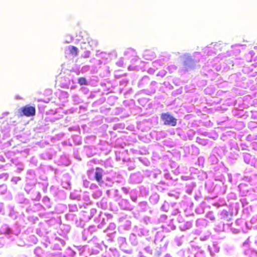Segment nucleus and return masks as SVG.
I'll return each instance as SVG.
<instances>
[{
    "mask_svg": "<svg viewBox=\"0 0 257 257\" xmlns=\"http://www.w3.org/2000/svg\"><path fill=\"white\" fill-rule=\"evenodd\" d=\"M95 178L96 180L98 182L100 183L101 182L102 178V172L101 170L99 168H97L94 173Z\"/></svg>",
    "mask_w": 257,
    "mask_h": 257,
    "instance_id": "nucleus-8",
    "label": "nucleus"
},
{
    "mask_svg": "<svg viewBox=\"0 0 257 257\" xmlns=\"http://www.w3.org/2000/svg\"><path fill=\"white\" fill-rule=\"evenodd\" d=\"M167 218V216L166 215H162L159 218V220L160 221L163 222L166 220Z\"/></svg>",
    "mask_w": 257,
    "mask_h": 257,
    "instance_id": "nucleus-24",
    "label": "nucleus"
},
{
    "mask_svg": "<svg viewBox=\"0 0 257 257\" xmlns=\"http://www.w3.org/2000/svg\"><path fill=\"white\" fill-rule=\"evenodd\" d=\"M250 223L252 226L251 227L253 229H257V216H253L250 220Z\"/></svg>",
    "mask_w": 257,
    "mask_h": 257,
    "instance_id": "nucleus-12",
    "label": "nucleus"
},
{
    "mask_svg": "<svg viewBox=\"0 0 257 257\" xmlns=\"http://www.w3.org/2000/svg\"><path fill=\"white\" fill-rule=\"evenodd\" d=\"M168 195L170 196H174V194L173 193H168Z\"/></svg>",
    "mask_w": 257,
    "mask_h": 257,
    "instance_id": "nucleus-36",
    "label": "nucleus"
},
{
    "mask_svg": "<svg viewBox=\"0 0 257 257\" xmlns=\"http://www.w3.org/2000/svg\"><path fill=\"white\" fill-rule=\"evenodd\" d=\"M122 203H123V202L126 203V201H122Z\"/></svg>",
    "mask_w": 257,
    "mask_h": 257,
    "instance_id": "nucleus-43",
    "label": "nucleus"
},
{
    "mask_svg": "<svg viewBox=\"0 0 257 257\" xmlns=\"http://www.w3.org/2000/svg\"><path fill=\"white\" fill-rule=\"evenodd\" d=\"M245 155L244 156V161L246 163H249V155L248 154H245Z\"/></svg>",
    "mask_w": 257,
    "mask_h": 257,
    "instance_id": "nucleus-23",
    "label": "nucleus"
},
{
    "mask_svg": "<svg viewBox=\"0 0 257 257\" xmlns=\"http://www.w3.org/2000/svg\"><path fill=\"white\" fill-rule=\"evenodd\" d=\"M163 64L162 62L160 60H156L153 62V66L156 67L157 69L158 66H161Z\"/></svg>",
    "mask_w": 257,
    "mask_h": 257,
    "instance_id": "nucleus-15",
    "label": "nucleus"
},
{
    "mask_svg": "<svg viewBox=\"0 0 257 257\" xmlns=\"http://www.w3.org/2000/svg\"><path fill=\"white\" fill-rule=\"evenodd\" d=\"M166 71H160L158 74L157 75L159 76H161L162 77H164L165 75H166Z\"/></svg>",
    "mask_w": 257,
    "mask_h": 257,
    "instance_id": "nucleus-26",
    "label": "nucleus"
},
{
    "mask_svg": "<svg viewBox=\"0 0 257 257\" xmlns=\"http://www.w3.org/2000/svg\"><path fill=\"white\" fill-rule=\"evenodd\" d=\"M194 149H195V150H196V153H198V149H197V148H195Z\"/></svg>",
    "mask_w": 257,
    "mask_h": 257,
    "instance_id": "nucleus-38",
    "label": "nucleus"
},
{
    "mask_svg": "<svg viewBox=\"0 0 257 257\" xmlns=\"http://www.w3.org/2000/svg\"><path fill=\"white\" fill-rule=\"evenodd\" d=\"M161 119L165 125L175 126L177 124V119L169 113H163Z\"/></svg>",
    "mask_w": 257,
    "mask_h": 257,
    "instance_id": "nucleus-1",
    "label": "nucleus"
},
{
    "mask_svg": "<svg viewBox=\"0 0 257 257\" xmlns=\"http://www.w3.org/2000/svg\"><path fill=\"white\" fill-rule=\"evenodd\" d=\"M192 226V223L191 221H187L184 222L183 224H181L180 228L181 230H185L186 229H190Z\"/></svg>",
    "mask_w": 257,
    "mask_h": 257,
    "instance_id": "nucleus-10",
    "label": "nucleus"
},
{
    "mask_svg": "<svg viewBox=\"0 0 257 257\" xmlns=\"http://www.w3.org/2000/svg\"><path fill=\"white\" fill-rule=\"evenodd\" d=\"M79 83L80 85H84L86 84V80L84 78H80L78 80Z\"/></svg>",
    "mask_w": 257,
    "mask_h": 257,
    "instance_id": "nucleus-22",
    "label": "nucleus"
},
{
    "mask_svg": "<svg viewBox=\"0 0 257 257\" xmlns=\"http://www.w3.org/2000/svg\"><path fill=\"white\" fill-rule=\"evenodd\" d=\"M3 189L4 190H6V187L5 186H2L0 187V189Z\"/></svg>",
    "mask_w": 257,
    "mask_h": 257,
    "instance_id": "nucleus-35",
    "label": "nucleus"
},
{
    "mask_svg": "<svg viewBox=\"0 0 257 257\" xmlns=\"http://www.w3.org/2000/svg\"><path fill=\"white\" fill-rule=\"evenodd\" d=\"M143 56L146 60H152L155 57V54L151 50H146L144 52Z\"/></svg>",
    "mask_w": 257,
    "mask_h": 257,
    "instance_id": "nucleus-6",
    "label": "nucleus"
},
{
    "mask_svg": "<svg viewBox=\"0 0 257 257\" xmlns=\"http://www.w3.org/2000/svg\"><path fill=\"white\" fill-rule=\"evenodd\" d=\"M145 233H146V231L144 229L140 228L138 230L137 233L139 236H143V235H145Z\"/></svg>",
    "mask_w": 257,
    "mask_h": 257,
    "instance_id": "nucleus-19",
    "label": "nucleus"
},
{
    "mask_svg": "<svg viewBox=\"0 0 257 257\" xmlns=\"http://www.w3.org/2000/svg\"><path fill=\"white\" fill-rule=\"evenodd\" d=\"M130 179L133 183H140L143 181V176L141 173L138 172L132 174L130 176Z\"/></svg>",
    "mask_w": 257,
    "mask_h": 257,
    "instance_id": "nucleus-4",
    "label": "nucleus"
},
{
    "mask_svg": "<svg viewBox=\"0 0 257 257\" xmlns=\"http://www.w3.org/2000/svg\"><path fill=\"white\" fill-rule=\"evenodd\" d=\"M198 160L199 164L201 163V164L203 165V164L204 162V159L203 157H199Z\"/></svg>",
    "mask_w": 257,
    "mask_h": 257,
    "instance_id": "nucleus-27",
    "label": "nucleus"
},
{
    "mask_svg": "<svg viewBox=\"0 0 257 257\" xmlns=\"http://www.w3.org/2000/svg\"><path fill=\"white\" fill-rule=\"evenodd\" d=\"M117 242L119 245V248L123 251L124 252L127 253L131 254L133 252V251L131 249H127L126 247V242L125 240V238L123 237H120L117 239Z\"/></svg>",
    "mask_w": 257,
    "mask_h": 257,
    "instance_id": "nucleus-3",
    "label": "nucleus"
},
{
    "mask_svg": "<svg viewBox=\"0 0 257 257\" xmlns=\"http://www.w3.org/2000/svg\"><path fill=\"white\" fill-rule=\"evenodd\" d=\"M68 49H69V51H70V52L72 54V55H74L75 56L77 55V53H78V49L74 47V46H69L68 47Z\"/></svg>",
    "mask_w": 257,
    "mask_h": 257,
    "instance_id": "nucleus-13",
    "label": "nucleus"
},
{
    "mask_svg": "<svg viewBox=\"0 0 257 257\" xmlns=\"http://www.w3.org/2000/svg\"><path fill=\"white\" fill-rule=\"evenodd\" d=\"M136 54V53L135 50L131 48L127 49L124 52V55L126 56L128 59L135 56Z\"/></svg>",
    "mask_w": 257,
    "mask_h": 257,
    "instance_id": "nucleus-7",
    "label": "nucleus"
},
{
    "mask_svg": "<svg viewBox=\"0 0 257 257\" xmlns=\"http://www.w3.org/2000/svg\"><path fill=\"white\" fill-rule=\"evenodd\" d=\"M251 252H252V255H253L254 257H255V256L257 255V252H256V251L252 250V251H251Z\"/></svg>",
    "mask_w": 257,
    "mask_h": 257,
    "instance_id": "nucleus-29",
    "label": "nucleus"
},
{
    "mask_svg": "<svg viewBox=\"0 0 257 257\" xmlns=\"http://www.w3.org/2000/svg\"><path fill=\"white\" fill-rule=\"evenodd\" d=\"M23 112L25 115L30 116L35 114V108L33 106H26L23 108Z\"/></svg>",
    "mask_w": 257,
    "mask_h": 257,
    "instance_id": "nucleus-5",
    "label": "nucleus"
},
{
    "mask_svg": "<svg viewBox=\"0 0 257 257\" xmlns=\"http://www.w3.org/2000/svg\"><path fill=\"white\" fill-rule=\"evenodd\" d=\"M168 204H166V203H164L161 207V209L164 211H167V208H168Z\"/></svg>",
    "mask_w": 257,
    "mask_h": 257,
    "instance_id": "nucleus-25",
    "label": "nucleus"
},
{
    "mask_svg": "<svg viewBox=\"0 0 257 257\" xmlns=\"http://www.w3.org/2000/svg\"><path fill=\"white\" fill-rule=\"evenodd\" d=\"M149 200L152 204H156L159 201V195L157 193L153 194L150 197Z\"/></svg>",
    "mask_w": 257,
    "mask_h": 257,
    "instance_id": "nucleus-11",
    "label": "nucleus"
},
{
    "mask_svg": "<svg viewBox=\"0 0 257 257\" xmlns=\"http://www.w3.org/2000/svg\"><path fill=\"white\" fill-rule=\"evenodd\" d=\"M149 71L151 72H153V70L152 69H151L149 70Z\"/></svg>",
    "mask_w": 257,
    "mask_h": 257,
    "instance_id": "nucleus-41",
    "label": "nucleus"
},
{
    "mask_svg": "<svg viewBox=\"0 0 257 257\" xmlns=\"http://www.w3.org/2000/svg\"><path fill=\"white\" fill-rule=\"evenodd\" d=\"M211 48H212V47H211V46H210V47H208V48H205V51H207L209 52V51H210V50H211Z\"/></svg>",
    "mask_w": 257,
    "mask_h": 257,
    "instance_id": "nucleus-30",
    "label": "nucleus"
},
{
    "mask_svg": "<svg viewBox=\"0 0 257 257\" xmlns=\"http://www.w3.org/2000/svg\"><path fill=\"white\" fill-rule=\"evenodd\" d=\"M120 221L125 223V224H121L120 227H122L125 230H128L131 226V222L125 218H121Z\"/></svg>",
    "mask_w": 257,
    "mask_h": 257,
    "instance_id": "nucleus-9",
    "label": "nucleus"
},
{
    "mask_svg": "<svg viewBox=\"0 0 257 257\" xmlns=\"http://www.w3.org/2000/svg\"><path fill=\"white\" fill-rule=\"evenodd\" d=\"M89 56V52H86L85 55H84V57H88Z\"/></svg>",
    "mask_w": 257,
    "mask_h": 257,
    "instance_id": "nucleus-31",
    "label": "nucleus"
},
{
    "mask_svg": "<svg viewBox=\"0 0 257 257\" xmlns=\"http://www.w3.org/2000/svg\"><path fill=\"white\" fill-rule=\"evenodd\" d=\"M116 65L118 67H122L123 65V60L122 58L119 59V60L116 62Z\"/></svg>",
    "mask_w": 257,
    "mask_h": 257,
    "instance_id": "nucleus-18",
    "label": "nucleus"
},
{
    "mask_svg": "<svg viewBox=\"0 0 257 257\" xmlns=\"http://www.w3.org/2000/svg\"><path fill=\"white\" fill-rule=\"evenodd\" d=\"M206 217L209 219L210 220H214L215 219V217L214 216V215L213 214V213L211 212H208L207 214H206Z\"/></svg>",
    "mask_w": 257,
    "mask_h": 257,
    "instance_id": "nucleus-17",
    "label": "nucleus"
},
{
    "mask_svg": "<svg viewBox=\"0 0 257 257\" xmlns=\"http://www.w3.org/2000/svg\"><path fill=\"white\" fill-rule=\"evenodd\" d=\"M165 257H172L170 255L167 254L166 255Z\"/></svg>",
    "mask_w": 257,
    "mask_h": 257,
    "instance_id": "nucleus-39",
    "label": "nucleus"
},
{
    "mask_svg": "<svg viewBox=\"0 0 257 257\" xmlns=\"http://www.w3.org/2000/svg\"><path fill=\"white\" fill-rule=\"evenodd\" d=\"M115 251H116V250L113 249V255H115Z\"/></svg>",
    "mask_w": 257,
    "mask_h": 257,
    "instance_id": "nucleus-40",
    "label": "nucleus"
},
{
    "mask_svg": "<svg viewBox=\"0 0 257 257\" xmlns=\"http://www.w3.org/2000/svg\"><path fill=\"white\" fill-rule=\"evenodd\" d=\"M123 209H124V210H127V209H129V208L127 207H124L122 208Z\"/></svg>",
    "mask_w": 257,
    "mask_h": 257,
    "instance_id": "nucleus-37",
    "label": "nucleus"
},
{
    "mask_svg": "<svg viewBox=\"0 0 257 257\" xmlns=\"http://www.w3.org/2000/svg\"><path fill=\"white\" fill-rule=\"evenodd\" d=\"M255 244L257 245V240L255 241Z\"/></svg>",
    "mask_w": 257,
    "mask_h": 257,
    "instance_id": "nucleus-44",
    "label": "nucleus"
},
{
    "mask_svg": "<svg viewBox=\"0 0 257 257\" xmlns=\"http://www.w3.org/2000/svg\"><path fill=\"white\" fill-rule=\"evenodd\" d=\"M245 243H246V242H244L243 244L245 245Z\"/></svg>",
    "mask_w": 257,
    "mask_h": 257,
    "instance_id": "nucleus-45",
    "label": "nucleus"
},
{
    "mask_svg": "<svg viewBox=\"0 0 257 257\" xmlns=\"http://www.w3.org/2000/svg\"><path fill=\"white\" fill-rule=\"evenodd\" d=\"M200 54L199 52H195L194 54V57H196V56H200Z\"/></svg>",
    "mask_w": 257,
    "mask_h": 257,
    "instance_id": "nucleus-32",
    "label": "nucleus"
},
{
    "mask_svg": "<svg viewBox=\"0 0 257 257\" xmlns=\"http://www.w3.org/2000/svg\"><path fill=\"white\" fill-rule=\"evenodd\" d=\"M127 83V81L125 79H123L119 82L120 87L118 89L120 90V92L123 90V87L126 86Z\"/></svg>",
    "mask_w": 257,
    "mask_h": 257,
    "instance_id": "nucleus-14",
    "label": "nucleus"
},
{
    "mask_svg": "<svg viewBox=\"0 0 257 257\" xmlns=\"http://www.w3.org/2000/svg\"><path fill=\"white\" fill-rule=\"evenodd\" d=\"M132 199L133 201L136 202L137 200L136 197H132Z\"/></svg>",
    "mask_w": 257,
    "mask_h": 257,
    "instance_id": "nucleus-34",
    "label": "nucleus"
},
{
    "mask_svg": "<svg viewBox=\"0 0 257 257\" xmlns=\"http://www.w3.org/2000/svg\"><path fill=\"white\" fill-rule=\"evenodd\" d=\"M143 221L146 224L151 223V218L148 216H145L143 218Z\"/></svg>",
    "mask_w": 257,
    "mask_h": 257,
    "instance_id": "nucleus-20",
    "label": "nucleus"
},
{
    "mask_svg": "<svg viewBox=\"0 0 257 257\" xmlns=\"http://www.w3.org/2000/svg\"><path fill=\"white\" fill-rule=\"evenodd\" d=\"M136 235L134 233H132L130 235V239L131 240H133L132 242V243L134 245H136L137 244V241L135 239Z\"/></svg>",
    "mask_w": 257,
    "mask_h": 257,
    "instance_id": "nucleus-16",
    "label": "nucleus"
},
{
    "mask_svg": "<svg viewBox=\"0 0 257 257\" xmlns=\"http://www.w3.org/2000/svg\"><path fill=\"white\" fill-rule=\"evenodd\" d=\"M175 226H173V227L172 228V229H175Z\"/></svg>",
    "mask_w": 257,
    "mask_h": 257,
    "instance_id": "nucleus-42",
    "label": "nucleus"
},
{
    "mask_svg": "<svg viewBox=\"0 0 257 257\" xmlns=\"http://www.w3.org/2000/svg\"><path fill=\"white\" fill-rule=\"evenodd\" d=\"M184 58V66L186 70H188L194 67V65L197 60H195L193 58L188 54L185 55Z\"/></svg>",
    "mask_w": 257,
    "mask_h": 257,
    "instance_id": "nucleus-2",
    "label": "nucleus"
},
{
    "mask_svg": "<svg viewBox=\"0 0 257 257\" xmlns=\"http://www.w3.org/2000/svg\"><path fill=\"white\" fill-rule=\"evenodd\" d=\"M177 69V67L174 65H171L168 66V70L170 71L171 73H172L174 71L176 70Z\"/></svg>",
    "mask_w": 257,
    "mask_h": 257,
    "instance_id": "nucleus-21",
    "label": "nucleus"
},
{
    "mask_svg": "<svg viewBox=\"0 0 257 257\" xmlns=\"http://www.w3.org/2000/svg\"><path fill=\"white\" fill-rule=\"evenodd\" d=\"M178 238L176 239V241H177V244L178 245H180L181 244V243L178 241Z\"/></svg>",
    "mask_w": 257,
    "mask_h": 257,
    "instance_id": "nucleus-33",
    "label": "nucleus"
},
{
    "mask_svg": "<svg viewBox=\"0 0 257 257\" xmlns=\"http://www.w3.org/2000/svg\"><path fill=\"white\" fill-rule=\"evenodd\" d=\"M116 109L117 110V112H115L116 114H119L122 110L121 108H117Z\"/></svg>",
    "mask_w": 257,
    "mask_h": 257,
    "instance_id": "nucleus-28",
    "label": "nucleus"
}]
</instances>
